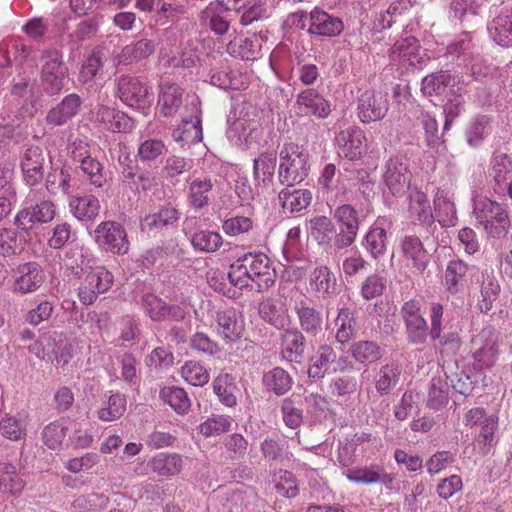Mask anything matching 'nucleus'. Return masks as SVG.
Wrapping results in <instances>:
<instances>
[{
  "mask_svg": "<svg viewBox=\"0 0 512 512\" xmlns=\"http://www.w3.org/2000/svg\"><path fill=\"white\" fill-rule=\"evenodd\" d=\"M277 273L270 258L262 253H247L230 266L228 279L240 289L251 287L255 283L259 291L270 288Z\"/></svg>",
  "mask_w": 512,
  "mask_h": 512,
  "instance_id": "1",
  "label": "nucleus"
},
{
  "mask_svg": "<svg viewBox=\"0 0 512 512\" xmlns=\"http://www.w3.org/2000/svg\"><path fill=\"white\" fill-rule=\"evenodd\" d=\"M473 215L488 238L502 240L511 228L508 206L484 197L474 201Z\"/></svg>",
  "mask_w": 512,
  "mask_h": 512,
  "instance_id": "2",
  "label": "nucleus"
},
{
  "mask_svg": "<svg viewBox=\"0 0 512 512\" xmlns=\"http://www.w3.org/2000/svg\"><path fill=\"white\" fill-rule=\"evenodd\" d=\"M278 181L294 187L305 180L310 171L309 154L296 143H286L279 154Z\"/></svg>",
  "mask_w": 512,
  "mask_h": 512,
  "instance_id": "3",
  "label": "nucleus"
},
{
  "mask_svg": "<svg viewBox=\"0 0 512 512\" xmlns=\"http://www.w3.org/2000/svg\"><path fill=\"white\" fill-rule=\"evenodd\" d=\"M29 351L38 359L49 362L56 367L65 366L73 356L72 344L63 332L48 331L40 335L29 346Z\"/></svg>",
  "mask_w": 512,
  "mask_h": 512,
  "instance_id": "4",
  "label": "nucleus"
},
{
  "mask_svg": "<svg viewBox=\"0 0 512 512\" xmlns=\"http://www.w3.org/2000/svg\"><path fill=\"white\" fill-rule=\"evenodd\" d=\"M55 214V205L44 199L43 190L31 188L26 196L25 207L15 217V224L19 229L29 231L35 225L51 222Z\"/></svg>",
  "mask_w": 512,
  "mask_h": 512,
  "instance_id": "5",
  "label": "nucleus"
},
{
  "mask_svg": "<svg viewBox=\"0 0 512 512\" xmlns=\"http://www.w3.org/2000/svg\"><path fill=\"white\" fill-rule=\"evenodd\" d=\"M43 64L41 68L40 87L48 96L59 94L65 86L68 77V68L65 65L61 52L57 50H46L41 57Z\"/></svg>",
  "mask_w": 512,
  "mask_h": 512,
  "instance_id": "6",
  "label": "nucleus"
},
{
  "mask_svg": "<svg viewBox=\"0 0 512 512\" xmlns=\"http://www.w3.org/2000/svg\"><path fill=\"white\" fill-rule=\"evenodd\" d=\"M333 217L338 229L332 238V248L341 251L352 246L357 238L360 228L358 211L350 204H342L336 207Z\"/></svg>",
  "mask_w": 512,
  "mask_h": 512,
  "instance_id": "7",
  "label": "nucleus"
},
{
  "mask_svg": "<svg viewBox=\"0 0 512 512\" xmlns=\"http://www.w3.org/2000/svg\"><path fill=\"white\" fill-rule=\"evenodd\" d=\"M98 247L112 254L124 255L129 251L130 242L122 224L116 221H103L93 232Z\"/></svg>",
  "mask_w": 512,
  "mask_h": 512,
  "instance_id": "8",
  "label": "nucleus"
},
{
  "mask_svg": "<svg viewBox=\"0 0 512 512\" xmlns=\"http://www.w3.org/2000/svg\"><path fill=\"white\" fill-rule=\"evenodd\" d=\"M116 96L126 106L137 110L148 108L152 102L149 88L136 76L121 75L115 80Z\"/></svg>",
  "mask_w": 512,
  "mask_h": 512,
  "instance_id": "9",
  "label": "nucleus"
},
{
  "mask_svg": "<svg viewBox=\"0 0 512 512\" xmlns=\"http://www.w3.org/2000/svg\"><path fill=\"white\" fill-rule=\"evenodd\" d=\"M400 315L405 324L406 339L410 344H424L430 336V328L421 313L420 303L411 299L403 304Z\"/></svg>",
  "mask_w": 512,
  "mask_h": 512,
  "instance_id": "10",
  "label": "nucleus"
},
{
  "mask_svg": "<svg viewBox=\"0 0 512 512\" xmlns=\"http://www.w3.org/2000/svg\"><path fill=\"white\" fill-rule=\"evenodd\" d=\"M114 277L104 267H96L90 270L78 287V298L83 305L93 304L100 294L107 292Z\"/></svg>",
  "mask_w": 512,
  "mask_h": 512,
  "instance_id": "11",
  "label": "nucleus"
},
{
  "mask_svg": "<svg viewBox=\"0 0 512 512\" xmlns=\"http://www.w3.org/2000/svg\"><path fill=\"white\" fill-rule=\"evenodd\" d=\"M335 146L339 156L352 161L358 160L367 151L365 133L358 126H349L336 134Z\"/></svg>",
  "mask_w": 512,
  "mask_h": 512,
  "instance_id": "12",
  "label": "nucleus"
},
{
  "mask_svg": "<svg viewBox=\"0 0 512 512\" xmlns=\"http://www.w3.org/2000/svg\"><path fill=\"white\" fill-rule=\"evenodd\" d=\"M45 279V272L37 262L20 264L13 271V291L21 295L34 293L44 284Z\"/></svg>",
  "mask_w": 512,
  "mask_h": 512,
  "instance_id": "13",
  "label": "nucleus"
},
{
  "mask_svg": "<svg viewBox=\"0 0 512 512\" xmlns=\"http://www.w3.org/2000/svg\"><path fill=\"white\" fill-rule=\"evenodd\" d=\"M389 110L387 95L374 90H366L357 99V115L362 123L383 119Z\"/></svg>",
  "mask_w": 512,
  "mask_h": 512,
  "instance_id": "14",
  "label": "nucleus"
},
{
  "mask_svg": "<svg viewBox=\"0 0 512 512\" xmlns=\"http://www.w3.org/2000/svg\"><path fill=\"white\" fill-rule=\"evenodd\" d=\"M473 358L478 369L492 367L498 357V337L491 328L482 329L472 339Z\"/></svg>",
  "mask_w": 512,
  "mask_h": 512,
  "instance_id": "15",
  "label": "nucleus"
},
{
  "mask_svg": "<svg viewBox=\"0 0 512 512\" xmlns=\"http://www.w3.org/2000/svg\"><path fill=\"white\" fill-rule=\"evenodd\" d=\"M383 180L394 196H402L410 189V173L407 161L400 156L391 157L385 165Z\"/></svg>",
  "mask_w": 512,
  "mask_h": 512,
  "instance_id": "16",
  "label": "nucleus"
},
{
  "mask_svg": "<svg viewBox=\"0 0 512 512\" xmlns=\"http://www.w3.org/2000/svg\"><path fill=\"white\" fill-rule=\"evenodd\" d=\"M435 220L442 227H452L457 223V211L454 203L452 184L445 183L436 188L433 196Z\"/></svg>",
  "mask_w": 512,
  "mask_h": 512,
  "instance_id": "17",
  "label": "nucleus"
},
{
  "mask_svg": "<svg viewBox=\"0 0 512 512\" xmlns=\"http://www.w3.org/2000/svg\"><path fill=\"white\" fill-rule=\"evenodd\" d=\"M403 262L415 272L422 273L428 266L429 254L421 239L416 235H404L399 240Z\"/></svg>",
  "mask_w": 512,
  "mask_h": 512,
  "instance_id": "18",
  "label": "nucleus"
},
{
  "mask_svg": "<svg viewBox=\"0 0 512 512\" xmlns=\"http://www.w3.org/2000/svg\"><path fill=\"white\" fill-rule=\"evenodd\" d=\"M293 311L297 316L302 331L308 336L315 337L322 332V313L316 308L311 299L305 296L296 299L294 301Z\"/></svg>",
  "mask_w": 512,
  "mask_h": 512,
  "instance_id": "19",
  "label": "nucleus"
},
{
  "mask_svg": "<svg viewBox=\"0 0 512 512\" xmlns=\"http://www.w3.org/2000/svg\"><path fill=\"white\" fill-rule=\"evenodd\" d=\"M216 331L226 342L240 339L245 330L244 317L234 308L218 310L215 314Z\"/></svg>",
  "mask_w": 512,
  "mask_h": 512,
  "instance_id": "20",
  "label": "nucleus"
},
{
  "mask_svg": "<svg viewBox=\"0 0 512 512\" xmlns=\"http://www.w3.org/2000/svg\"><path fill=\"white\" fill-rule=\"evenodd\" d=\"M233 14V5L228 6L223 0H215L201 12V20L208 23L216 35H224L229 29Z\"/></svg>",
  "mask_w": 512,
  "mask_h": 512,
  "instance_id": "21",
  "label": "nucleus"
},
{
  "mask_svg": "<svg viewBox=\"0 0 512 512\" xmlns=\"http://www.w3.org/2000/svg\"><path fill=\"white\" fill-rule=\"evenodd\" d=\"M45 156L38 146L27 148L21 159V170L25 183L33 188L38 185L44 176Z\"/></svg>",
  "mask_w": 512,
  "mask_h": 512,
  "instance_id": "22",
  "label": "nucleus"
},
{
  "mask_svg": "<svg viewBox=\"0 0 512 512\" xmlns=\"http://www.w3.org/2000/svg\"><path fill=\"white\" fill-rule=\"evenodd\" d=\"M409 217L419 221L426 227H431L435 223L434 213L431 208L427 194L419 187L415 186L409 189L407 196Z\"/></svg>",
  "mask_w": 512,
  "mask_h": 512,
  "instance_id": "23",
  "label": "nucleus"
},
{
  "mask_svg": "<svg viewBox=\"0 0 512 512\" xmlns=\"http://www.w3.org/2000/svg\"><path fill=\"white\" fill-rule=\"evenodd\" d=\"M142 307L153 321H178L185 316V311L179 305H167L161 298L151 293L143 295Z\"/></svg>",
  "mask_w": 512,
  "mask_h": 512,
  "instance_id": "24",
  "label": "nucleus"
},
{
  "mask_svg": "<svg viewBox=\"0 0 512 512\" xmlns=\"http://www.w3.org/2000/svg\"><path fill=\"white\" fill-rule=\"evenodd\" d=\"M188 187V202L195 209L206 207L212 196L215 181L210 177L196 175L195 173L186 179Z\"/></svg>",
  "mask_w": 512,
  "mask_h": 512,
  "instance_id": "25",
  "label": "nucleus"
},
{
  "mask_svg": "<svg viewBox=\"0 0 512 512\" xmlns=\"http://www.w3.org/2000/svg\"><path fill=\"white\" fill-rule=\"evenodd\" d=\"M344 29L343 21L326 11L314 8L310 12V25L308 32L322 37H335Z\"/></svg>",
  "mask_w": 512,
  "mask_h": 512,
  "instance_id": "26",
  "label": "nucleus"
},
{
  "mask_svg": "<svg viewBox=\"0 0 512 512\" xmlns=\"http://www.w3.org/2000/svg\"><path fill=\"white\" fill-rule=\"evenodd\" d=\"M296 104L302 112L318 119H326L332 111L330 102L313 88L301 91L297 95Z\"/></svg>",
  "mask_w": 512,
  "mask_h": 512,
  "instance_id": "27",
  "label": "nucleus"
},
{
  "mask_svg": "<svg viewBox=\"0 0 512 512\" xmlns=\"http://www.w3.org/2000/svg\"><path fill=\"white\" fill-rule=\"evenodd\" d=\"M29 416L24 412L5 413L0 418V436L12 442L25 441L28 435Z\"/></svg>",
  "mask_w": 512,
  "mask_h": 512,
  "instance_id": "28",
  "label": "nucleus"
},
{
  "mask_svg": "<svg viewBox=\"0 0 512 512\" xmlns=\"http://www.w3.org/2000/svg\"><path fill=\"white\" fill-rule=\"evenodd\" d=\"M446 55L452 60L459 61L460 65L468 67V64L474 60L482 61V56L473 43L470 33L460 34L447 46Z\"/></svg>",
  "mask_w": 512,
  "mask_h": 512,
  "instance_id": "29",
  "label": "nucleus"
},
{
  "mask_svg": "<svg viewBox=\"0 0 512 512\" xmlns=\"http://www.w3.org/2000/svg\"><path fill=\"white\" fill-rule=\"evenodd\" d=\"M258 313L261 319L278 330L290 323L287 305L277 298H267L259 303Z\"/></svg>",
  "mask_w": 512,
  "mask_h": 512,
  "instance_id": "30",
  "label": "nucleus"
},
{
  "mask_svg": "<svg viewBox=\"0 0 512 512\" xmlns=\"http://www.w3.org/2000/svg\"><path fill=\"white\" fill-rule=\"evenodd\" d=\"M155 51V43L149 39H140L125 45L121 51L113 57L115 66H128L140 62Z\"/></svg>",
  "mask_w": 512,
  "mask_h": 512,
  "instance_id": "31",
  "label": "nucleus"
},
{
  "mask_svg": "<svg viewBox=\"0 0 512 512\" xmlns=\"http://www.w3.org/2000/svg\"><path fill=\"white\" fill-rule=\"evenodd\" d=\"M490 38L503 47H512V6L504 7L487 26Z\"/></svg>",
  "mask_w": 512,
  "mask_h": 512,
  "instance_id": "32",
  "label": "nucleus"
},
{
  "mask_svg": "<svg viewBox=\"0 0 512 512\" xmlns=\"http://www.w3.org/2000/svg\"><path fill=\"white\" fill-rule=\"evenodd\" d=\"M391 53L394 59H398L406 67L421 68L425 63L424 57L420 54L419 41L413 36L397 41Z\"/></svg>",
  "mask_w": 512,
  "mask_h": 512,
  "instance_id": "33",
  "label": "nucleus"
},
{
  "mask_svg": "<svg viewBox=\"0 0 512 512\" xmlns=\"http://www.w3.org/2000/svg\"><path fill=\"white\" fill-rule=\"evenodd\" d=\"M96 121L111 132H130L134 127L133 120L124 112L101 105L96 111Z\"/></svg>",
  "mask_w": 512,
  "mask_h": 512,
  "instance_id": "34",
  "label": "nucleus"
},
{
  "mask_svg": "<svg viewBox=\"0 0 512 512\" xmlns=\"http://www.w3.org/2000/svg\"><path fill=\"white\" fill-rule=\"evenodd\" d=\"M278 199L285 214L294 215L307 209L312 201V193L307 189H296L285 186Z\"/></svg>",
  "mask_w": 512,
  "mask_h": 512,
  "instance_id": "35",
  "label": "nucleus"
},
{
  "mask_svg": "<svg viewBox=\"0 0 512 512\" xmlns=\"http://www.w3.org/2000/svg\"><path fill=\"white\" fill-rule=\"evenodd\" d=\"M512 173V158L506 153L495 152L489 163L488 179L493 192H501L503 183Z\"/></svg>",
  "mask_w": 512,
  "mask_h": 512,
  "instance_id": "36",
  "label": "nucleus"
},
{
  "mask_svg": "<svg viewBox=\"0 0 512 512\" xmlns=\"http://www.w3.org/2000/svg\"><path fill=\"white\" fill-rule=\"evenodd\" d=\"M281 355L289 362H299L306 349V338L297 328L285 329L281 334Z\"/></svg>",
  "mask_w": 512,
  "mask_h": 512,
  "instance_id": "37",
  "label": "nucleus"
},
{
  "mask_svg": "<svg viewBox=\"0 0 512 512\" xmlns=\"http://www.w3.org/2000/svg\"><path fill=\"white\" fill-rule=\"evenodd\" d=\"M264 43L263 36L254 33L239 41L230 42L227 46V51L233 57H239L245 61H253L261 57Z\"/></svg>",
  "mask_w": 512,
  "mask_h": 512,
  "instance_id": "38",
  "label": "nucleus"
},
{
  "mask_svg": "<svg viewBox=\"0 0 512 512\" xmlns=\"http://www.w3.org/2000/svg\"><path fill=\"white\" fill-rule=\"evenodd\" d=\"M180 217V213L174 207L161 206L140 221V228L143 232H157L174 225Z\"/></svg>",
  "mask_w": 512,
  "mask_h": 512,
  "instance_id": "39",
  "label": "nucleus"
},
{
  "mask_svg": "<svg viewBox=\"0 0 512 512\" xmlns=\"http://www.w3.org/2000/svg\"><path fill=\"white\" fill-rule=\"evenodd\" d=\"M82 104L79 95L72 93L63 98V100L55 108H52L46 116L49 124L60 126L73 118Z\"/></svg>",
  "mask_w": 512,
  "mask_h": 512,
  "instance_id": "40",
  "label": "nucleus"
},
{
  "mask_svg": "<svg viewBox=\"0 0 512 512\" xmlns=\"http://www.w3.org/2000/svg\"><path fill=\"white\" fill-rule=\"evenodd\" d=\"M73 216L82 222L94 221L100 212V202L93 195L73 196L69 201Z\"/></svg>",
  "mask_w": 512,
  "mask_h": 512,
  "instance_id": "41",
  "label": "nucleus"
},
{
  "mask_svg": "<svg viewBox=\"0 0 512 512\" xmlns=\"http://www.w3.org/2000/svg\"><path fill=\"white\" fill-rule=\"evenodd\" d=\"M234 13L242 12L240 23L248 26L267 17V0H232Z\"/></svg>",
  "mask_w": 512,
  "mask_h": 512,
  "instance_id": "42",
  "label": "nucleus"
},
{
  "mask_svg": "<svg viewBox=\"0 0 512 512\" xmlns=\"http://www.w3.org/2000/svg\"><path fill=\"white\" fill-rule=\"evenodd\" d=\"M310 286L321 298H329L336 293V277L328 267H316L310 276Z\"/></svg>",
  "mask_w": 512,
  "mask_h": 512,
  "instance_id": "43",
  "label": "nucleus"
},
{
  "mask_svg": "<svg viewBox=\"0 0 512 512\" xmlns=\"http://www.w3.org/2000/svg\"><path fill=\"white\" fill-rule=\"evenodd\" d=\"M262 382L267 391L282 396L291 390L293 378L285 369L275 367L264 373Z\"/></svg>",
  "mask_w": 512,
  "mask_h": 512,
  "instance_id": "44",
  "label": "nucleus"
},
{
  "mask_svg": "<svg viewBox=\"0 0 512 512\" xmlns=\"http://www.w3.org/2000/svg\"><path fill=\"white\" fill-rule=\"evenodd\" d=\"M349 353L357 363L370 365L383 357L384 350L374 341L360 340L350 346Z\"/></svg>",
  "mask_w": 512,
  "mask_h": 512,
  "instance_id": "45",
  "label": "nucleus"
},
{
  "mask_svg": "<svg viewBox=\"0 0 512 512\" xmlns=\"http://www.w3.org/2000/svg\"><path fill=\"white\" fill-rule=\"evenodd\" d=\"M362 245L374 259L382 257L387 250V232L376 221L365 234Z\"/></svg>",
  "mask_w": 512,
  "mask_h": 512,
  "instance_id": "46",
  "label": "nucleus"
},
{
  "mask_svg": "<svg viewBox=\"0 0 512 512\" xmlns=\"http://www.w3.org/2000/svg\"><path fill=\"white\" fill-rule=\"evenodd\" d=\"M182 94L183 91L177 84H162L158 98L160 113L164 116H170L176 113L182 104Z\"/></svg>",
  "mask_w": 512,
  "mask_h": 512,
  "instance_id": "47",
  "label": "nucleus"
},
{
  "mask_svg": "<svg viewBox=\"0 0 512 512\" xmlns=\"http://www.w3.org/2000/svg\"><path fill=\"white\" fill-rule=\"evenodd\" d=\"M195 114L189 119H183L182 124L173 132L176 141L185 144L198 143L202 140V125L199 110L194 107Z\"/></svg>",
  "mask_w": 512,
  "mask_h": 512,
  "instance_id": "48",
  "label": "nucleus"
},
{
  "mask_svg": "<svg viewBox=\"0 0 512 512\" xmlns=\"http://www.w3.org/2000/svg\"><path fill=\"white\" fill-rule=\"evenodd\" d=\"M401 376V369L395 363L382 365L374 375L376 391L381 395H387L398 384Z\"/></svg>",
  "mask_w": 512,
  "mask_h": 512,
  "instance_id": "49",
  "label": "nucleus"
},
{
  "mask_svg": "<svg viewBox=\"0 0 512 512\" xmlns=\"http://www.w3.org/2000/svg\"><path fill=\"white\" fill-rule=\"evenodd\" d=\"M151 470L161 476L178 475L183 467V460L176 453H158L149 462Z\"/></svg>",
  "mask_w": 512,
  "mask_h": 512,
  "instance_id": "50",
  "label": "nucleus"
},
{
  "mask_svg": "<svg viewBox=\"0 0 512 512\" xmlns=\"http://www.w3.org/2000/svg\"><path fill=\"white\" fill-rule=\"evenodd\" d=\"M213 391L217 395L219 401L227 406L234 407L237 404L235 392L237 387L232 375L228 373L219 374L212 383Z\"/></svg>",
  "mask_w": 512,
  "mask_h": 512,
  "instance_id": "51",
  "label": "nucleus"
},
{
  "mask_svg": "<svg viewBox=\"0 0 512 512\" xmlns=\"http://www.w3.org/2000/svg\"><path fill=\"white\" fill-rule=\"evenodd\" d=\"M166 151V145L162 140L149 138L140 142L136 157L144 165L152 166L164 156Z\"/></svg>",
  "mask_w": 512,
  "mask_h": 512,
  "instance_id": "52",
  "label": "nucleus"
},
{
  "mask_svg": "<svg viewBox=\"0 0 512 512\" xmlns=\"http://www.w3.org/2000/svg\"><path fill=\"white\" fill-rule=\"evenodd\" d=\"M277 157L274 153H261L253 162V173L255 180L264 186H269L273 182Z\"/></svg>",
  "mask_w": 512,
  "mask_h": 512,
  "instance_id": "53",
  "label": "nucleus"
},
{
  "mask_svg": "<svg viewBox=\"0 0 512 512\" xmlns=\"http://www.w3.org/2000/svg\"><path fill=\"white\" fill-rule=\"evenodd\" d=\"M25 483L17 472L15 465L11 463H0V491L7 492L13 496L22 493Z\"/></svg>",
  "mask_w": 512,
  "mask_h": 512,
  "instance_id": "54",
  "label": "nucleus"
},
{
  "mask_svg": "<svg viewBox=\"0 0 512 512\" xmlns=\"http://www.w3.org/2000/svg\"><path fill=\"white\" fill-rule=\"evenodd\" d=\"M449 391V385L444 378L433 377L428 385L427 406L436 411L446 406L449 401Z\"/></svg>",
  "mask_w": 512,
  "mask_h": 512,
  "instance_id": "55",
  "label": "nucleus"
},
{
  "mask_svg": "<svg viewBox=\"0 0 512 512\" xmlns=\"http://www.w3.org/2000/svg\"><path fill=\"white\" fill-rule=\"evenodd\" d=\"M480 293L481 298L478 301V307L481 312L487 313L492 309L493 303L497 300L500 293V284L492 273L482 275Z\"/></svg>",
  "mask_w": 512,
  "mask_h": 512,
  "instance_id": "56",
  "label": "nucleus"
},
{
  "mask_svg": "<svg viewBox=\"0 0 512 512\" xmlns=\"http://www.w3.org/2000/svg\"><path fill=\"white\" fill-rule=\"evenodd\" d=\"M336 340L341 345L347 344L355 334L354 313L349 308H341L335 320Z\"/></svg>",
  "mask_w": 512,
  "mask_h": 512,
  "instance_id": "57",
  "label": "nucleus"
},
{
  "mask_svg": "<svg viewBox=\"0 0 512 512\" xmlns=\"http://www.w3.org/2000/svg\"><path fill=\"white\" fill-rule=\"evenodd\" d=\"M72 177L67 169H53L48 173L45 180V190L50 195H56L62 192L65 195H69L71 191Z\"/></svg>",
  "mask_w": 512,
  "mask_h": 512,
  "instance_id": "58",
  "label": "nucleus"
},
{
  "mask_svg": "<svg viewBox=\"0 0 512 512\" xmlns=\"http://www.w3.org/2000/svg\"><path fill=\"white\" fill-rule=\"evenodd\" d=\"M126 411V398L123 394L115 393L109 396L103 406L97 411L98 418L102 421H114L120 418Z\"/></svg>",
  "mask_w": 512,
  "mask_h": 512,
  "instance_id": "59",
  "label": "nucleus"
},
{
  "mask_svg": "<svg viewBox=\"0 0 512 512\" xmlns=\"http://www.w3.org/2000/svg\"><path fill=\"white\" fill-rule=\"evenodd\" d=\"M491 132V119L486 115L475 117L466 130L467 142L472 147H478Z\"/></svg>",
  "mask_w": 512,
  "mask_h": 512,
  "instance_id": "60",
  "label": "nucleus"
},
{
  "mask_svg": "<svg viewBox=\"0 0 512 512\" xmlns=\"http://www.w3.org/2000/svg\"><path fill=\"white\" fill-rule=\"evenodd\" d=\"M192 246L200 252H216L223 244L222 236L215 231L200 230L191 238Z\"/></svg>",
  "mask_w": 512,
  "mask_h": 512,
  "instance_id": "61",
  "label": "nucleus"
},
{
  "mask_svg": "<svg viewBox=\"0 0 512 512\" xmlns=\"http://www.w3.org/2000/svg\"><path fill=\"white\" fill-rule=\"evenodd\" d=\"M160 396L178 414H185L190 409V400L182 388L165 387L160 391Z\"/></svg>",
  "mask_w": 512,
  "mask_h": 512,
  "instance_id": "62",
  "label": "nucleus"
},
{
  "mask_svg": "<svg viewBox=\"0 0 512 512\" xmlns=\"http://www.w3.org/2000/svg\"><path fill=\"white\" fill-rule=\"evenodd\" d=\"M309 233L319 243L324 244L332 241L331 234L335 227L333 222L327 216H315L309 221Z\"/></svg>",
  "mask_w": 512,
  "mask_h": 512,
  "instance_id": "63",
  "label": "nucleus"
},
{
  "mask_svg": "<svg viewBox=\"0 0 512 512\" xmlns=\"http://www.w3.org/2000/svg\"><path fill=\"white\" fill-rule=\"evenodd\" d=\"M450 82L451 75L448 72L433 73L422 79L421 90L425 95L439 96L446 92Z\"/></svg>",
  "mask_w": 512,
  "mask_h": 512,
  "instance_id": "64",
  "label": "nucleus"
}]
</instances>
